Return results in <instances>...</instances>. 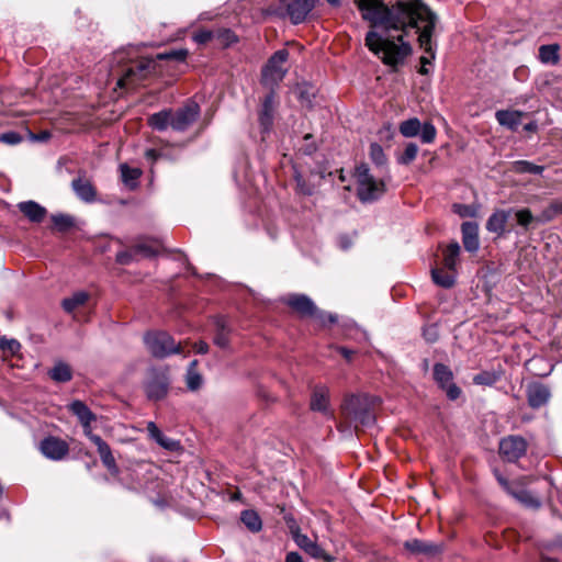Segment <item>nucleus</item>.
<instances>
[{"instance_id":"1","label":"nucleus","mask_w":562,"mask_h":562,"mask_svg":"<svg viewBox=\"0 0 562 562\" xmlns=\"http://www.w3.org/2000/svg\"><path fill=\"white\" fill-rule=\"evenodd\" d=\"M362 20L371 26L366 35L367 47L387 65H395L411 53L404 37L413 33L422 46V1L397 2L389 7L382 0H355Z\"/></svg>"},{"instance_id":"2","label":"nucleus","mask_w":562,"mask_h":562,"mask_svg":"<svg viewBox=\"0 0 562 562\" xmlns=\"http://www.w3.org/2000/svg\"><path fill=\"white\" fill-rule=\"evenodd\" d=\"M188 56L186 49H173L157 54L156 58L138 56L135 49H122L113 56L112 75L117 76L116 87L121 89L135 88L143 80L151 76L157 68V60L172 59L184 61Z\"/></svg>"},{"instance_id":"3","label":"nucleus","mask_w":562,"mask_h":562,"mask_svg":"<svg viewBox=\"0 0 562 562\" xmlns=\"http://www.w3.org/2000/svg\"><path fill=\"white\" fill-rule=\"evenodd\" d=\"M381 400L366 393L347 394L340 404V416L337 429L348 436L359 429H368L375 425L376 408Z\"/></svg>"},{"instance_id":"4","label":"nucleus","mask_w":562,"mask_h":562,"mask_svg":"<svg viewBox=\"0 0 562 562\" xmlns=\"http://www.w3.org/2000/svg\"><path fill=\"white\" fill-rule=\"evenodd\" d=\"M357 195L362 202H372L385 192V183L382 179H375L368 165L361 164L356 167Z\"/></svg>"},{"instance_id":"5","label":"nucleus","mask_w":562,"mask_h":562,"mask_svg":"<svg viewBox=\"0 0 562 562\" xmlns=\"http://www.w3.org/2000/svg\"><path fill=\"white\" fill-rule=\"evenodd\" d=\"M289 58V52L286 49H279L268 59L261 70L260 82L262 86L274 91V88L283 80L286 75V69L283 65Z\"/></svg>"},{"instance_id":"6","label":"nucleus","mask_w":562,"mask_h":562,"mask_svg":"<svg viewBox=\"0 0 562 562\" xmlns=\"http://www.w3.org/2000/svg\"><path fill=\"white\" fill-rule=\"evenodd\" d=\"M144 342L155 358H166L181 352L180 345L166 331H149L144 336Z\"/></svg>"},{"instance_id":"7","label":"nucleus","mask_w":562,"mask_h":562,"mask_svg":"<svg viewBox=\"0 0 562 562\" xmlns=\"http://www.w3.org/2000/svg\"><path fill=\"white\" fill-rule=\"evenodd\" d=\"M170 386L168 370L165 368H151L147 372V379L144 383L146 396L150 401L164 400Z\"/></svg>"},{"instance_id":"8","label":"nucleus","mask_w":562,"mask_h":562,"mask_svg":"<svg viewBox=\"0 0 562 562\" xmlns=\"http://www.w3.org/2000/svg\"><path fill=\"white\" fill-rule=\"evenodd\" d=\"M437 23V14L424 3V76L429 72L426 66L430 65L436 57L437 43L432 41V36L435 34Z\"/></svg>"},{"instance_id":"9","label":"nucleus","mask_w":562,"mask_h":562,"mask_svg":"<svg viewBox=\"0 0 562 562\" xmlns=\"http://www.w3.org/2000/svg\"><path fill=\"white\" fill-rule=\"evenodd\" d=\"M499 454L507 462H517L528 449L527 440L519 435H508L499 441Z\"/></svg>"},{"instance_id":"10","label":"nucleus","mask_w":562,"mask_h":562,"mask_svg":"<svg viewBox=\"0 0 562 562\" xmlns=\"http://www.w3.org/2000/svg\"><path fill=\"white\" fill-rule=\"evenodd\" d=\"M434 379L438 386L446 392L450 401H456L462 394L461 389L453 383V373L449 367L442 363H436L432 369Z\"/></svg>"},{"instance_id":"11","label":"nucleus","mask_w":562,"mask_h":562,"mask_svg":"<svg viewBox=\"0 0 562 562\" xmlns=\"http://www.w3.org/2000/svg\"><path fill=\"white\" fill-rule=\"evenodd\" d=\"M318 2L319 0H281L280 4L285 8L290 21L293 24H300Z\"/></svg>"},{"instance_id":"12","label":"nucleus","mask_w":562,"mask_h":562,"mask_svg":"<svg viewBox=\"0 0 562 562\" xmlns=\"http://www.w3.org/2000/svg\"><path fill=\"white\" fill-rule=\"evenodd\" d=\"M200 114V108L195 102H189L176 112L171 111V127L175 131H186Z\"/></svg>"},{"instance_id":"13","label":"nucleus","mask_w":562,"mask_h":562,"mask_svg":"<svg viewBox=\"0 0 562 562\" xmlns=\"http://www.w3.org/2000/svg\"><path fill=\"white\" fill-rule=\"evenodd\" d=\"M40 451L49 460L60 461L69 453V445L59 437L48 436L40 442Z\"/></svg>"},{"instance_id":"14","label":"nucleus","mask_w":562,"mask_h":562,"mask_svg":"<svg viewBox=\"0 0 562 562\" xmlns=\"http://www.w3.org/2000/svg\"><path fill=\"white\" fill-rule=\"evenodd\" d=\"M310 408L313 412H319L329 418H335L334 412L330 408V392L327 386H314L311 394Z\"/></svg>"},{"instance_id":"15","label":"nucleus","mask_w":562,"mask_h":562,"mask_svg":"<svg viewBox=\"0 0 562 562\" xmlns=\"http://www.w3.org/2000/svg\"><path fill=\"white\" fill-rule=\"evenodd\" d=\"M289 528L291 530V533H292V537H293V540L295 541V543L302 550H304L307 554H310L311 557H313L315 559H323L325 561H331V558L328 554H326L324 549L321 546H318L317 542L310 539L306 535H303L300 532L299 527L294 528L293 526L289 525Z\"/></svg>"},{"instance_id":"16","label":"nucleus","mask_w":562,"mask_h":562,"mask_svg":"<svg viewBox=\"0 0 562 562\" xmlns=\"http://www.w3.org/2000/svg\"><path fill=\"white\" fill-rule=\"evenodd\" d=\"M276 92L270 91L263 99L258 112V121L262 133H269L272 128L276 112Z\"/></svg>"},{"instance_id":"17","label":"nucleus","mask_w":562,"mask_h":562,"mask_svg":"<svg viewBox=\"0 0 562 562\" xmlns=\"http://www.w3.org/2000/svg\"><path fill=\"white\" fill-rule=\"evenodd\" d=\"M526 396L528 405L532 409H538L548 404L551 397V392L543 383L531 382L527 385Z\"/></svg>"},{"instance_id":"18","label":"nucleus","mask_w":562,"mask_h":562,"mask_svg":"<svg viewBox=\"0 0 562 562\" xmlns=\"http://www.w3.org/2000/svg\"><path fill=\"white\" fill-rule=\"evenodd\" d=\"M512 216L513 207L507 210H496L487 218L485 227L490 233H494L501 237L507 232L506 225Z\"/></svg>"},{"instance_id":"19","label":"nucleus","mask_w":562,"mask_h":562,"mask_svg":"<svg viewBox=\"0 0 562 562\" xmlns=\"http://www.w3.org/2000/svg\"><path fill=\"white\" fill-rule=\"evenodd\" d=\"M285 303L302 317H311L316 312L314 302L304 294H291L286 297Z\"/></svg>"},{"instance_id":"20","label":"nucleus","mask_w":562,"mask_h":562,"mask_svg":"<svg viewBox=\"0 0 562 562\" xmlns=\"http://www.w3.org/2000/svg\"><path fill=\"white\" fill-rule=\"evenodd\" d=\"M462 244L467 251L476 252L480 248L479 224L476 222H464L461 225Z\"/></svg>"},{"instance_id":"21","label":"nucleus","mask_w":562,"mask_h":562,"mask_svg":"<svg viewBox=\"0 0 562 562\" xmlns=\"http://www.w3.org/2000/svg\"><path fill=\"white\" fill-rule=\"evenodd\" d=\"M71 188L76 195L86 203H92L97 198V190L90 180L78 177L71 181Z\"/></svg>"},{"instance_id":"22","label":"nucleus","mask_w":562,"mask_h":562,"mask_svg":"<svg viewBox=\"0 0 562 562\" xmlns=\"http://www.w3.org/2000/svg\"><path fill=\"white\" fill-rule=\"evenodd\" d=\"M93 439L103 465L109 470L111 474L117 475L120 470L110 446L102 438Z\"/></svg>"},{"instance_id":"23","label":"nucleus","mask_w":562,"mask_h":562,"mask_svg":"<svg viewBox=\"0 0 562 562\" xmlns=\"http://www.w3.org/2000/svg\"><path fill=\"white\" fill-rule=\"evenodd\" d=\"M19 211L31 222L42 223L47 210L35 201H24L18 204Z\"/></svg>"},{"instance_id":"24","label":"nucleus","mask_w":562,"mask_h":562,"mask_svg":"<svg viewBox=\"0 0 562 562\" xmlns=\"http://www.w3.org/2000/svg\"><path fill=\"white\" fill-rule=\"evenodd\" d=\"M215 325V335H214V344L222 348L226 349L229 347V335L231 328L228 326L227 319L224 316H216L214 321Z\"/></svg>"},{"instance_id":"25","label":"nucleus","mask_w":562,"mask_h":562,"mask_svg":"<svg viewBox=\"0 0 562 562\" xmlns=\"http://www.w3.org/2000/svg\"><path fill=\"white\" fill-rule=\"evenodd\" d=\"M431 279L438 286L450 289L456 283V270L446 267H437L431 270Z\"/></svg>"},{"instance_id":"26","label":"nucleus","mask_w":562,"mask_h":562,"mask_svg":"<svg viewBox=\"0 0 562 562\" xmlns=\"http://www.w3.org/2000/svg\"><path fill=\"white\" fill-rule=\"evenodd\" d=\"M497 122L512 131H516L521 123L524 113L520 111L498 110L495 113Z\"/></svg>"},{"instance_id":"27","label":"nucleus","mask_w":562,"mask_h":562,"mask_svg":"<svg viewBox=\"0 0 562 562\" xmlns=\"http://www.w3.org/2000/svg\"><path fill=\"white\" fill-rule=\"evenodd\" d=\"M504 374L503 368L499 366L494 370H485L477 374H475L472 379L475 385L483 386H493L496 382H498Z\"/></svg>"},{"instance_id":"28","label":"nucleus","mask_w":562,"mask_h":562,"mask_svg":"<svg viewBox=\"0 0 562 562\" xmlns=\"http://www.w3.org/2000/svg\"><path fill=\"white\" fill-rule=\"evenodd\" d=\"M69 411L79 419L80 424L97 420V415L82 401L76 400L70 403Z\"/></svg>"},{"instance_id":"29","label":"nucleus","mask_w":562,"mask_h":562,"mask_svg":"<svg viewBox=\"0 0 562 562\" xmlns=\"http://www.w3.org/2000/svg\"><path fill=\"white\" fill-rule=\"evenodd\" d=\"M461 247L457 241L450 243L442 254V266L456 270Z\"/></svg>"},{"instance_id":"30","label":"nucleus","mask_w":562,"mask_h":562,"mask_svg":"<svg viewBox=\"0 0 562 562\" xmlns=\"http://www.w3.org/2000/svg\"><path fill=\"white\" fill-rule=\"evenodd\" d=\"M48 375L55 382L65 383L72 379V371L67 363L59 361L49 370Z\"/></svg>"},{"instance_id":"31","label":"nucleus","mask_w":562,"mask_h":562,"mask_svg":"<svg viewBox=\"0 0 562 562\" xmlns=\"http://www.w3.org/2000/svg\"><path fill=\"white\" fill-rule=\"evenodd\" d=\"M134 252L139 258H151L158 255V246L153 240L142 239L133 245Z\"/></svg>"},{"instance_id":"32","label":"nucleus","mask_w":562,"mask_h":562,"mask_svg":"<svg viewBox=\"0 0 562 562\" xmlns=\"http://www.w3.org/2000/svg\"><path fill=\"white\" fill-rule=\"evenodd\" d=\"M148 124L157 131H164L171 126V110H162L151 114L148 119Z\"/></svg>"},{"instance_id":"33","label":"nucleus","mask_w":562,"mask_h":562,"mask_svg":"<svg viewBox=\"0 0 562 562\" xmlns=\"http://www.w3.org/2000/svg\"><path fill=\"white\" fill-rule=\"evenodd\" d=\"M89 299V294L85 291H79L74 293L71 296L66 297L61 302L63 308L67 313H72L75 310H77L79 306H82L86 304V302Z\"/></svg>"},{"instance_id":"34","label":"nucleus","mask_w":562,"mask_h":562,"mask_svg":"<svg viewBox=\"0 0 562 562\" xmlns=\"http://www.w3.org/2000/svg\"><path fill=\"white\" fill-rule=\"evenodd\" d=\"M120 171L124 184L130 189H135L137 187V181L142 176V170L138 168H131L126 164H122L120 166Z\"/></svg>"},{"instance_id":"35","label":"nucleus","mask_w":562,"mask_h":562,"mask_svg":"<svg viewBox=\"0 0 562 562\" xmlns=\"http://www.w3.org/2000/svg\"><path fill=\"white\" fill-rule=\"evenodd\" d=\"M240 520L245 526L252 532H258L261 530L262 521L259 515L251 509L243 510L240 514Z\"/></svg>"},{"instance_id":"36","label":"nucleus","mask_w":562,"mask_h":562,"mask_svg":"<svg viewBox=\"0 0 562 562\" xmlns=\"http://www.w3.org/2000/svg\"><path fill=\"white\" fill-rule=\"evenodd\" d=\"M512 170L517 173L541 175L544 167L527 160H517L513 162Z\"/></svg>"},{"instance_id":"37","label":"nucleus","mask_w":562,"mask_h":562,"mask_svg":"<svg viewBox=\"0 0 562 562\" xmlns=\"http://www.w3.org/2000/svg\"><path fill=\"white\" fill-rule=\"evenodd\" d=\"M50 218L54 227L61 233L69 231L75 225L74 217L68 214H53Z\"/></svg>"},{"instance_id":"38","label":"nucleus","mask_w":562,"mask_h":562,"mask_svg":"<svg viewBox=\"0 0 562 562\" xmlns=\"http://www.w3.org/2000/svg\"><path fill=\"white\" fill-rule=\"evenodd\" d=\"M422 130V123L417 117L408 119L400 124V132L405 137H414Z\"/></svg>"},{"instance_id":"39","label":"nucleus","mask_w":562,"mask_h":562,"mask_svg":"<svg viewBox=\"0 0 562 562\" xmlns=\"http://www.w3.org/2000/svg\"><path fill=\"white\" fill-rule=\"evenodd\" d=\"M196 364V360L191 361L187 373V386L191 391H196L202 385V376L195 371Z\"/></svg>"},{"instance_id":"40","label":"nucleus","mask_w":562,"mask_h":562,"mask_svg":"<svg viewBox=\"0 0 562 562\" xmlns=\"http://www.w3.org/2000/svg\"><path fill=\"white\" fill-rule=\"evenodd\" d=\"M513 216H515L517 224L525 231H528L530 224L536 222V216L532 215L529 209H513Z\"/></svg>"},{"instance_id":"41","label":"nucleus","mask_w":562,"mask_h":562,"mask_svg":"<svg viewBox=\"0 0 562 562\" xmlns=\"http://www.w3.org/2000/svg\"><path fill=\"white\" fill-rule=\"evenodd\" d=\"M513 495L526 507L538 508L540 506V501L529 491L519 490L517 492H513Z\"/></svg>"},{"instance_id":"42","label":"nucleus","mask_w":562,"mask_h":562,"mask_svg":"<svg viewBox=\"0 0 562 562\" xmlns=\"http://www.w3.org/2000/svg\"><path fill=\"white\" fill-rule=\"evenodd\" d=\"M0 350L7 356H15L21 350V344L16 339L0 337Z\"/></svg>"},{"instance_id":"43","label":"nucleus","mask_w":562,"mask_h":562,"mask_svg":"<svg viewBox=\"0 0 562 562\" xmlns=\"http://www.w3.org/2000/svg\"><path fill=\"white\" fill-rule=\"evenodd\" d=\"M215 40L223 47H227L237 42V36L229 29H218L217 31H215Z\"/></svg>"},{"instance_id":"44","label":"nucleus","mask_w":562,"mask_h":562,"mask_svg":"<svg viewBox=\"0 0 562 562\" xmlns=\"http://www.w3.org/2000/svg\"><path fill=\"white\" fill-rule=\"evenodd\" d=\"M418 154V146L415 143L406 144L404 151L398 156L397 161L402 165L412 162Z\"/></svg>"},{"instance_id":"45","label":"nucleus","mask_w":562,"mask_h":562,"mask_svg":"<svg viewBox=\"0 0 562 562\" xmlns=\"http://www.w3.org/2000/svg\"><path fill=\"white\" fill-rule=\"evenodd\" d=\"M539 57L544 63H555L559 59L558 47L554 45H542L539 48Z\"/></svg>"},{"instance_id":"46","label":"nucleus","mask_w":562,"mask_h":562,"mask_svg":"<svg viewBox=\"0 0 562 562\" xmlns=\"http://www.w3.org/2000/svg\"><path fill=\"white\" fill-rule=\"evenodd\" d=\"M452 211L460 217H475L477 215V207L470 204L454 203Z\"/></svg>"},{"instance_id":"47","label":"nucleus","mask_w":562,"mask_h":562,"mask_svg":"<svg viewBox=\"0 0 562 562\" xmlns=\"http://www.w3.org/2000/svg\"><path fill=\"white\" fill-rule=\"evenodd\" d=\"M370 157L378 167H382L386 162V156L383 151V148L376 143H373L370 146Z\"/></svg>"},{"instance_id":"48","label":"nucleus","mask_w":562,"mask_h":562,"mask_svg":"<svg viewBox=\"0 0 562 562\" xmlns=\"http://www.w3.org/2000/svg\"><path fill=\"white\" fill-rule=\"evenodd\" d=\"M137 260H138L137 255H136V252H134L133 246L125 250L119 251L115 256V261L119 265H123V266L131 265L132 262L137 261Z\"/></svg>"},{"instance_id":"49","label":"nucleus","mask_w":562,"mask_h":562,"mask_svg":"<svg viewBox=\"0 0 562 562\" xmlns=\"http://www.w3.org/2000/svg\"><path fill=\"white\" fill-rule=\"evenodd\" d=\"M311 317L317 321L322 326H326L327 324H334L338 319L337 315L328 314L324 311L318 310L317 307L315 314H312Z\"/></svg>"},{"instance_id":"50","label":"nucleus","mask_w":562,"mask_h":562,"mask_svg":"<svg viewBox=\"0 0 562 562\" xmlns=\"http://www.w3.org/2000/svg\"><path fill=\"white\" fill-rule=\"evenodd\" d=\"M294 179L300 193L304 195H312L314 193V187L308 184L301 173L295 172Z\"/></svg>"},{"instance_id":"51","label":"nucleus","mask_w":562,"mask_h":562,"mask_svg":"<svg viewBox=\"0 0 562 562\" xmlns=\"http://www.w3.org/2000/svg\"><path fill=\"white\" fill-rule=\"evenodd\" d=\"M299 150L302 154L307 155V156L314 154L317 150V146H316V144L314 142V138H313L312 134H306L303 137V145L300 147Z\"/></svg>"},{"instance_id":"52","label":"nucleus","mask_w":562,"mask_h":562,"mask_svg":"<svg viewBox=\"0 0 562 562\" xmlns=\"http://www.w3.org/2000/svg\"><path fill=\"white\" fill-rule=\"evenodd\" d=\"M193 40L198 44H206L210 41L215 40V31L200 30V31L194 33Z\"/></svg>"},{"instance_id":"53","label":"nucleus","mask_w":562,"mask_h":562,"mask_svg":"<svg viewBox=\"0 0 562 562\" xmlns=\"http://www.w3.org/2000/svg\"><path fill=\"white\" fill-rule=\"evenodd\" d=\"M555 217L557 214L554 213V210H552V206L549 204L538 216H536V222L544 224L554 220Z\"/></svg>"},{"instance_id":"54","label":"nucleus","mask_w":562,"mask_h":562,"mask_svg":"<svg viewBox=\"0 0 562 562\" xmlns=\"http://www.w3.org/2000/svg\"><path fill=\"white\" fill-rule=\"evenodd\" d=\"M0 140L5 144L15 145L22 140V136L16 132H7L1 134Z\"/></svg>"},{"instance_id":"55","label":"nucleus","mask_w":562,"mask_h":562,"mask_svg":"<svg viewBox=\"0 0 562 562\" xmlns=\"http://www.w3.org/2000/svg\"><path fill=\"white\" fill-rule=\"evenodd\" d=\"M436 137V128L432 124L424 122V143H431Z\"/></svg>"},{"instance_id":"56","label":"nucleus","mask_w":562,"mask_h":562,"mask_svg":"<svg viewBox=\"0 0 562 562\" xmlns=\"http://www.w3.org/2000/svg\"><path fill=\"white\" fill-rule=\"evenodd\" d=\"M146 429L148 431L149 437L155 441L161 439V437L164 436L161 430L157 427V425L154 422H148Z\"/></svg>"},{"instance_id":"57","label":"nucleus","mask_w":562,"mask_h":562,"mask_svg":"<svg viewBox=\"0 0 562 562\" xmlns=\"http://www.w3.org/2000/svg\"><path fill=\"white\" fill-rule=\"evenodd\" d=\"M404 547L406 550H408L409 552L415 553V554H418L422 552V543L417 539L406 541L404 543Z\"/></svg>"},{"instance_id":"58","label":"nucleus","mask_w":562,"mask_h":562,"mask_svg":"<svg viewBox=\"0 0 562 562\" xmlns=\"http://www.w3.org/2000/svg\"><path fill=\"white\" fill-rule=\"evenodd\" d=\"M156 442L168 450H175L176 447L178 446L177 441L166 437L165 435L161 437V439H158Z\"/></svg>"},{"instance_id":"59","label":"nucleus","mask_w":562,"mask_h":562,"mask_svg":"<svg viewBox=\"0 0 562 562\" xmlns=\"http://www.w3.org/2000/svg\"><path fill=\"white\" fill-rule=\"evenodd\" d=\"M93 422H86V423H82L80 424L82 426V429H83V434L85 436L91 441L94 443V439L93 438H101L99 435H95L92 432V427H91V424Z\"/></svg>"},{"instance_id":"60","label":"nucleus","mask_w":562,"mask_h":562,"mask_svg":"<svg viewBox=\"0 0 562 562\" xmlns=\"http://www.w3.org/2000/svg\"><path fill=\"white\" fill-rule=\"evenodd\" d=\"M337 351L349 362L352 360V357L355 355V351L352 349L346 347H337Z\"/></svg>"},{"instance_id":"61","label":"nucleus","mask_w":562,"mask_h":562,"mask_svg":"<svg viewBox=\"0 0 562 562\" xmlns=\"http://www.w3.org/2000/svg\"><path fill=\"white\" fill-rule=\"evenodd\" d=\"M285 562H305L302 555L297 552H288L285 555Z\"/></svg>"},{"instance_id":"62","label":"nucleus","mask_w":562,"mask_h":562,"mask_svg":"<svg viewBox=\"0 0 562 562\" xmlns=\"http://www.w3.org/2000/svg\"><path fill=\"white\" fill-rule=\"evenodd\" d=\"M550 205L552 206V210H554L557 216L562 215V198L551 201Z\"/></svg>"},{"instance_id":"63","label":"nucleus","mask_w":562,"mask_h":562,"mask_svg":"<svg viewBox=\"0 0 562 562\" xmlns=\"http://www.w3.org/2000/svg\"><path fill=\"white\" fill-rule=\"evenodd\" d=\"M194 349L198 353H206L209 351V345L205 341H199L194 344Z\"/></svg>"},{"instance_id":"64","label":"nucleus","mask_w":562,"mask_h":562,"mask_svg":"<svg viewBox=\"0 0 562 562\" xmlns=\"http://www.w3.org/2000/svg\"><path fill=\"white\" fill-rule=\"evenodd\" d=\"M159 153L156 149H147L145 153V157L148 160L156 161L159 157Z\"/></svg>"}]
</instances>
